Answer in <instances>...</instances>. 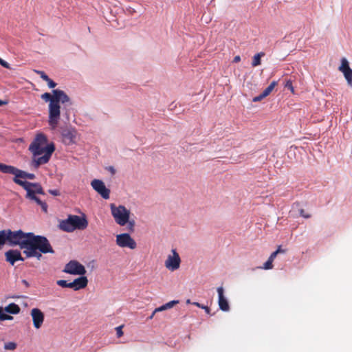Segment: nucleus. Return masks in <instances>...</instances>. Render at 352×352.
<instances>
[{"instance_id": "10", "label": "nucleus", "mask_w": 352, "mask_h": 352, "mask_svg": "<svg viewBox=\"0 0 352 352\" xmlns=\"http://www.w3.org/2000/svg\"><path fill=\"white\" fill-rule=\"evenodd\" d=\"M91 186L103 199H108L109 198L110 190L105 186L102 180L94 179L91 181Z\"/></svg>"}, {"instance_id": "1", "label": "nucleus", "mask_w": 352, "mask_h": 352, "mask_svg": "<svg viewBox=\"0 0 352 352\" xmlns=\"http://www.w3.org/2000/svg\"><path fill=\"white\" fill-rule=\"evenodd\" d=\"M6 243L10 246L19 245L27 258L35 257L41 260L42 254H54V250L49 240L44 236L33 232H24L21 230H6Z\"/></svg>"}, {"instance_id": "9", "label": "nucleus", "mask_w": 352, "mask_h": 352, "mask_svg": "<svg viewBox=\"0 0 352 352\" xmlns=\"http://www.w3.org/2000/svg\"><path fill=\"white\" fill-rule=\"evenodd\" d=\"M116 244L121 248H129L132 250L136 248L135 241L128 233L118 234L116 236Z\"/></svg>"}, {"instance_id": "14", "label": "nucleus", "mask_w": 352, "mask_h": 352, "mask_svg": "<svg viewBox=\"0 0 352 352\" xmlns=\"http://www.w3.org/2000/svg\"><path fill=\"white\" fill-rule=\"evenodd\" d=\"M6 260L10 265H14L15 262L18 261H24L22 257L21 252L18 250H10L5 253Z\"/></svg>"}, {"instance_id": "21", "label": "nucleus", "mask_w": 352, "mask_h": 352, "mask_svg": "<svg viewBox=\"0 0 352 352\" xmlns=\"http://www.w3.org/2000/svg\"><path fill=\"white\" fill-rule=\"evenodd\" d=\"M5 243H6V230H3L0 231V249Z\"/></svg>"}, {"instance_id": "11", "label": "nucleus", "mask_w": 352, "mask_h": 352, "mask_svg": "<svg viewBox=\"0 0 352 352\" xmlns=\"http://www.w3.org/2000/svg\"><path fill=\"white\" fill-rule=\"evenodd\" d=\"M63 142L66 145H71L76 142L77 131L73 128H66L61 132Z\"/></svg>"}, {"instance_id": "27", "label": "nucleus", "mask_w": 352, "mask_h": 352, "mask_svg": "<svg viewBox=\"0 0 352 352\" xmlns=\"http://www.w3.org/2000/svg\"><path fill=\"white\" fill-rule=\"evenodd\" d=\"M56 284L61 287H67V281L65 280H58L56 281Z\"/></svg>"}, {"instance_id": "4", "label": "nucleus", "mask_w": 352, "mask_h": 352, "mask_svg": "<svg viewBox=\"0 0 352 352\" xmlns=\"http://www.w3.org/2000/svg\"><path fill=\"white\" fill-rule=\"evenodd\" d=\"M29 149L34 155V166L38 168L49 162L55 150V146L53 143L47 144V137L41 133L36 136L34 140L30 145Z\"/></svg>"}, {"instance_id": "46", "label": "nucleus", "mask_w": 352, "mask_h": 352, "mask_svg": "<svg viewBox=\"0 0 352 352\" xmlns=\"http://www.w3.org/2000/svg\"><path fill=\"white\" fill-rule=\"evenodd\" d=\"M186 303H187V304H190V303H191L190 300V299H188V300H186Z\"/></svg>"}, {"instance_id": "42", "label": "nucleus", "mask_w": 352, "mask_h": 352, "mask_svg": "<svg viewBox=\"0 0 352 352\" xmlns=\"http://www.w3.org/2000/svg\"><path fill=\"white\" fill-rule=\"evenodd\" d=\"M275 252H278V254L280 252H285V250H281L280 246H279L278 248Z\"/></svg>"}, {"instance_id": "23", "label": "nucleus", "mask_w": 352, "mask_h": 352, "mask_svg": "<svg viewBox=\"0 0 352 352\" xmlns=\"http://www.w3.org/2000/svg\"><path fill=\"white\" fill-rule=\"evenodd\" d=\"M34 72L38 74L40 76V77L43 80H45V82L47 80H50V78L48 77L47 75H46V74L43 72V71H40V70H34Z\"/></svg>"}, {"instance_id": "29", "label": "nucleus", "mask_w": 352, "mask_h": 352, "mask_svg": "<svg viewBox=\"0 0 352 352\" xmlns=\"http://www.w3.org/2000/svg\"><path fill=\"white\" fill-rule=\"evenodd\" d=\"M299 212H300V215L301 217H303L305 219H308V218L311 217V214L306 213L304 209H300Z\"/></svg>"}, {"instance_id": "17", "label": "nucleus", "mask_w": 352, "mask_h": 352, "mask_svg": "<svg viewBox=\"0 0 352 352\" xmlns=\"http://www.w3.org/2000/svg\"><path fill=\"white\" fill-rule=\"evenodd\" d=\"M0 171L3 173L12 174L16 177L19 169L14 166L0 163Z\"/></svg>"}, {"instance_id": "8", "label": "nucleus", "mask_w": 352, "mask_h": 352, "mask_svg": "<svg viewBox=\"0 0 352 352\" xmlns=\"http://www.w3.org/2000/svg\"><path fill=\"white\" fill-rule=\"evenodd\" d=\"M172 254L168 255L164 265L170 271H175L179 268L181 258L175 249L171 250Z\"/></svg>"}, {"instance_id": "20", "label": "nucleus", "mask_w": 352, "mask_h": 352, "mask_svg": "<svg viewBox=\"0 0 352 352\" xmlns=\"http://www.w3.org/2000/svg\"><path fill=\"white\" fill-rule=\"evenodd\" d=\"M277 85V82L276 81H273L270 83V85L265 89V90L263 91L264 95L267 97L270 94V93L273 91L276 85Z\"/></svg>"}, {"instance_id": "2", "label": "nucleus", "mask_w": 352, "mask_h": 352, "mask_svg": "<svg viewBox=\"0 0 352 352\" xmlns=\"http://www.w3.org/2000/svg\"><path fill=\"white\" fill-rule=\"evenodd\" d=\"M53 95L50 93H44L41 98L49 104L48 123L52 129H55L60 119V102L64 104L69 101V96L62 90L54 89Z\"/></svg>"}, {"instance_id": "15", "label": "nucleus", "mask_w": 352, "mask_h": 352, "mask_svg": "<svg viewBox=\"0 0 352 352\" xmlns=\"http://www.w3.org/2000/svg\"><path fill=\"white\" fill-rule=\"evenodd\" d=\"M217 292H218V303L220 309H221L223 311H228L230 310V306L229 303L224 296L223 292V288L222 287H219L217 288Z\"/></svg>"}, {"instance_id": "37", "label": "nucleus", "mask_w": 352, "mask_h": 352, "mask_svg": "<svg viewBox=\"0 0 352 352\" xmlns=\"http://www.w3.org/2000/svg\"><path fill=\"white\" fill-rule=\"evenodd\" d=\"M285 87H288L289 89H290L292 90V92H294V88H293L292 83L291 81H287Z\"/></svg>"}, {"instance_id": "12", "label": "nucleus", "mask_w": 352, "mask_h": 352, "mask_svg": "<svg viewBox=\"0 0 352 352\" xmlns=\"http://www.w3.org/2000/svg\"><path fill=\"white\" fill-rule=\"evenodd\" d=\"M338 69L343 74L348 85L352 87V69L350 68L349 63L345 58H342Z\"/></svg>"}, {"instance_id": "38", "label": "nucleus", "mask_w": 352, "mask_h": 352, "mask_svg": "<svg viewBox=\"0 0 352 352\" xmlns=\"http://www.w3.org/2000/svg\"><path fill=\"white\" fill-rule=\"evenodd\" d=\"M13 319V317L7 314H5L4 320H11Z\"/></svg>"}, {"instance_id": "7", "label": "nucleus", "mask_w": 352, "mask_h": 352, "mask_svg": "<svg viewBox=\"0 0 352 352\" xmlns=\"http://www.w3.org/2000/svg\"><path fill=\"white\" fill-rule=\"evenodd\" d=\"M63 272L73 275H85L87 272L85 267L76 260L70 261L65 266Z\"/></svg>"}, {"instance_id": "30", "label": "nucleus", "mask_w": 352, "mask_h": 352, "mask_svg": "<svg viewBox=\"0 0 352 352\" xmlns=\"http://www.w3.org/2000/svg\"><path fill=\"white\" fill-rule=\"evenodd\" d=\"M0 65L6 68V69H10V65L8 63H7L6 60H3L2 58H0Z\"/></svg>"}, {"instance_id": "19", "label": "nucleus", "mask_w": 352, "mask_h": 352, "mask_svg": "<svg viewBox=\"0 0 352 352\" xmlns=\"http://www.w3.org/2000/svg\"><path fill=\"white\" fill-rule=\"evenodd\" d=\"M264 56H265L264 52H259V53L255 54L252 58V66L255 67L261 65V57H263Z\"/></svg>"}, {"instance_id": "44", "label": "nucleus", "mask_w": 352, "mask_h": 352, "mask_svg": "<svg viewBox=\"0 0 352 352\" xmlns=\"http://www.w3.org/2000/svg\"><path fill=\"white\" fill-rule=\"evenodd\" d=\"M22 282H23V284H25L26 286H28V285H29V284H28V281H27V280H23V281H22Z\"/></svg>"}, {"instance_id": "5", "label": "nucleus", "mask_w": 352, "mask_h": 352, "mask_svg": "<svg viewBox=\"0 0 352 352\" xmlns=\"http://www.w3.org/2000/svg\"><path fill=\"white\" fill-rule=\"evenodd\" d=\"M110 209L111 215L117 224L120 226L126 225L129 232H134L135 222L133 219H130L131 212L129 210L122 205L117 206L114 204L110 205Z\"/></svg>"}, {"instance_id": "34", "label": "nucleus", "mask_w": 352, "mask_h": 352, "mask_svg": "<svg viewBox=\"0 0 352 352\" xmlns=\"http://www.w3.org/2000/svg\"><path fill=\"white\" fill-rule=\"evenodd\" d=\"M47 82V85L49 87L54 88L56 86V83L54 82L52 79L50 78V80L46 81Z\"/></svg>"}, {"instance_id": "6", "label": "nucleus", "mask_w": 352, "mask_h": 352, "mask_svg": "<svg viewBox=\"0 0 352 352\" xmlns=\"http://www.w3.org/2000/svg\"><path fill=\"white\" fill-rule=\"evenodd\" d=\"M87 226L88 221L85 214L82 216L69 214L66 219L59 223L60 229L67 232H72L76 230H83Z\"/></svg>"}, {"instance_id": "35", "label": "nucleus", "mask_w": 352, "mask_h": 352, "mask_svg": "<svg viewBox=\"0 0 352 352\" xmlns=\"http://www.w3.org/2000/svg\"><path fill=\"white\" fill-rule=\"evenodd\" d=\"M49 192L54 196H58L60 195L58 190H49Z\"/></svg>"}, {"instance_id": "36", "label": "nucleus", "mask_w": 352, "mask_h": 352, "mask_svg": "<svg viewBox=\"0 0 352 352\" xmlns=\"http://www.w3.org/2000/svg\"><path fill=\"white\" fill-rule=\"evenodd\" d=\"M277 254H278V252H274L271 254V255L270 256V257L268 258L270 260H271L272 261H274V260L276 258V256H277Z\"/></svg>"}, {"instance_id": "16", "label": "nucleus", "mask_w": 352, "mask_h": 352, "mask_svg": "<svg viewBox=\"0 0 352 352\" xmlns=\"http://www.w3.org/2000/svg\"><path fill=\"white\" fill-rule=\"evenodd\" d=\"M74 285L75 287V291L83 289L87 287L88 283V280L86 276L84 275L76 278L74 280Z\"/></svg>"}, {"instance_id": "28", "label": "nucleus", "mask_w": 352, "mask_h": 352, "mask_svg": "<svg viewBox=\"0 0 352 352\" xmlns=\"http://www.w3.org/2000/svg\"><path fill=\"white\" fill-rule=\"evenodd\" d=\"M266 96L264 95V94L262 92L260 95L258 96H256L253 98V102H258L265 98Z\"/></svg>"}, {"instance_id": "33", "label": "nucleus", "mask_w": 352, "mask_h": 352, "mask_svg": "<svg viewBox=\"0 0 352 352\" xmlns=\"http://www.w3.org/2000/svg\"><path fill=\"white\" fill-rule=\"evenodd\" d=\"M6 311L2 307H0V320H4Z\"/></svg>"}, {"instance_id": "32", "label": "nucleus", "mask_w": 352, "mask_h": 352, "mask_svg": "<svg viewBox=\"0 0 352 352\" xmlns=\"http://www.w3.org/2000/svg\"><path fill=\"white\" fill-rule=\"evenodd\" d=\"M166 305L165 304L156 308L155 310H154V313H157V312H159V311H164V310H166Z\"/></svg>"}, {"instance_id": "39", "label": "nucleus", "mask_w": 352, "mask_h": 352, "mask_svg": "<svg viewBox=\"0 0 352 352\" xmlns=\"http://www.w3.org/2000/svg\"><path fill=\"white\" fill-rule=\"evenodd\" d=\"M241 60L240 56H236L233 59V63H239Z\"/></svg>"}, {"instance_id": "18", "label": "nucleus", "mask_w": 352, "mask_h": 352, "mask_svg": "<svg viewBox=\"0 0 352 352\" xmlns=\"http://www.w3.org/2000/svg\"><path fill=\"white\" fill-rule=\"evenodd\" d=\"M3 309L6 313L10 314H18L21 311V308L19 307V306L14 302L10 303Z\"/></svg>"}, {"instance_id": "31", "label": "nucleus", "mask_w": 352, "mask_h": 352, "mask_svg": "<svg viewBox=\"0 0 352 352\" xmlns=\"http://www.w3.org/2000/svg\"><path fill=\"white\" fill-rule=\"evenodd\" d=\"M116 333L118 338H120L123 335V331H122V326L116 327Z\"/></svg>"}, {"instance_id": "22", "label": "nucleus", "mask_w": 352, "mask_h": 352, "mask_svg": "<svg viewBox=\"0 0 352 352\" xmlns=\"http://www.w3.org/2000/svg\"><path fill=\"white\" fill-rule=\"evenodd\" d=\"M16 348V344L14 342H9L4 344L6 350H14Z\"/></svg>"}, {"instance_id": "25", "label": "nucleus", "mask_w": 352, "mask_h": 352, "mask_svg": "<svg viewBox=\"0 0 352 352\" xmlns=\"http://www.w3.org/2000/svg\"><path fill=\"white\" fill-rule=\"evenodd\" d=\"M192 305H195V306H197V307H199L201 309H205V311H206V312L207 314H210V308L208 307L203 305H201L200 303H199L197 302H192Z\"/></svg>"}, {"instance_id": "45", "label": "nucleus", "mask_w": 352, "mask_h": 352, "mask_svg": "<svg viewBox=\"0 0 352 352\" xmlns=\"http://www.w3.org/2000/svg\"><path fill=\"white\" fill-rule=\"evenodd\" d=\"M6 104V102L0 100V106H2Z\"/></svg>"}, {"instance_id": "40", "label": "nucleus", "mask_w": 352, "mask_h": 352, "mask_svg": "<svg viewBox=\"0 0 352 352\" xmlns=\"http://www.w3.org/2000/svg\"><path fill=\"white\" fill-rule=\"evenodd\" d=\"M74 281L73 282H71V283H67V287L69 288H72L75 290V287H74Z\"/></svg>"}, {"instance_id": "13", "label": "nucleus", "mask_w": 352, "mask_h": 352, "mask_svg": "<svg viewBox=\"0 0 352 352\" xmlns=\"http://www.w3.org/2000/svg\"><path fill=\"white\" fill-rule=\"evenodd\" d=\"M33 325L36 329H40L44 322V314L38 308H33L30 311Z\"/></svg>"}, {"instance_id": "26", "label": "nucleus", "mask_w": 352, "mask_h": 352, "mask_svg": "<svg viewBox=\"0 0 352 352\" xmlns=\"http://www.w3.org/2000/svg\"><path fill=\"white\" fill-rule=\"evenodd\" d=\"M179 303V300H171L167 303L165 304L166 307L167 309H170L173 307L175 305Z\"/></svg>"}, {"instance_id": "3", "label": "nucleus", "mask_w": 352, "mask_h": 352, "mask_svg": "<svg viewBox=\"0 0 352 352\" xmlns=\"http://www.w3.org/2000/svg\"><path fill=\"white\" fill-rule=\"evenodd\" d=\"M19 178L34 179L35 175L33 173H28L23 170H19L16 177L13 178V181L16 184L22 186L26 191L27 194L25 197L31 201H34L39 205L43 211L47 212V205L45 201H41L36 195H45L42 186L38 183H31L27 181H22Z\"/></svg>"}, {"instance_id": "43", "label": "nucleus", "mask_w": 352, "mask_h": 352, "mask_svg": "<svg viewBox=\"0 0 352 352\" xmlns=\"http://www.w3.org/2000/svg\"><path fill=\"white\" fill-rule=\"evenodd\" d=\"M156 313H154V311L152 313V314L148 317V319H152L154 316V315Z\"/></svg>"}, {"instance_id": "24", "label": "nucleus", "mask_w": 352, "mask_h": 352, "mask_svg": "<svg viewBox=\"0 0 352 352\" xmlns=\"http://www.w3.org/2000/svg\"><path fill=\"white\" fill-rule=\"evenodd\" d=\"M272 263L273 261L268 258V260L264 263L263 266L261 268L264 270H270L273 267Z\"/></svg>"}, {"instance_id": "41", "label": "nucleus", "mask_w": 352, "mask_h": 352, "mask_svg": "<svg viewBox=\"0 0 352 352\" xmlns=\"http://www.w3.org/2000/svg\"><path fill=\"white\" fill-rule=\"evenodd\" d=\"M108 170L111 172L112 175H114L116 173V170L113 166H109Z\"/></svg>"}]
</instances>
